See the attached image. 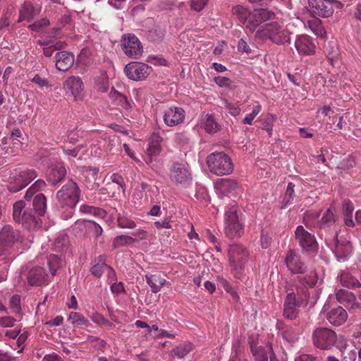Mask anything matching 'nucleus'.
<instances>
[{"mask_svg": "<svg viewBox=\"0 0 361 361\" xmlns=\"http://www.w3.org/2000/svg\"><path fill=\"white\" fill-rule=\"evenodd\" d=\"M313 344L321 350H330L333 347L341 349L345 344L341 336L326 327L317 328L312 334Z\"/></svg>", "mask_w": 361, "mask_h": 361, "instance_id": "obj_1", "label": "nucleus"}, {"mask_svg": "<svg viewBox=\"0 0 361 361\" xmlns=\"http://www.w3.org/2000/svg\"><path fill=\"white\" fill-rule=\"evenodd\" d=\"M13 218L15 222L21 224L27 229H35L42 226V219L36 216L31 209H25V202L18 200L13 205Z\"/></svg>", "mask_w": 361, "mask_h": 361, "instance_id": "obj_2", "label": "nucleus"}, {"mask_svg": "<svg viewBox=\"0 0 361 361\" xmlns=\"http://www.w3.org/2000/svg\"><path fill=\"white\" fill-rule=\"evenodd\" d=\"M230 266L236 279H241L243 276L245 264L249 255L247 249L240 244H230L228 249Z\"/></svg>", "mask_w": 361, "mask_h": 361, "instance_id": "obj_3", "label": "nucleus"}, {"mask_svg": "<svg viewBox=\"0 0 361 361\" xmlns=\"http://www.w3.org/2000/svg\"><path fill=\"white\" fill-rule=\"evenodd\" d=\"M310 294L306 288L302 290V293L298 290L297 293H288L285 299L283 315L288 319H294L298 314V308L305 307L308 303Z\"/></svg>", "mask_w": 361, "mask_h": 361, "instance_id": "obj_4", "label": "nucleus"}, {"mask_svg": "<svg viewBox=\"0 0 361 361\" xmlns=\"http://www.w3.org/2000/svg\"><path fill=\"white\" fill-rule=\"evenodd\" d=\"M210 171L218 176L230 174L233 170L231 159L224 152H214L207 157Z\"/></svg>", "mask_w": 361, "mask_h": 361, "instance_id": "obj_5", "label": "nucleus"}, {"mask_svg": "<svg viewBox=\"0 0 361 361\" xmlns=\"http://www.w3.org/2000/svg\"><path fill=\"white\" fill-rule=\"evenodd\" d=\"M80 192L76 183L71 180L56 192V199L61 207L73 209L79 200Z\"/></svg>", "mask_w": 361, "mask_h": 361, "instance_id": "obj_6", "label": "nucleus"}, {"mask_svg": "<svg viewBox=\"0 0 361 361\" xmlns=\"http://www.w3.org/2000/svg\"><path fill=\"white\" fill-rule=\"evenodd\" d=\"M21 233L10 225H6L0 231V256L6 254L16 243H21Z\"/></svg>", "mask_w": 361, "mask_h": 361, "instance_id": "obj_7", "label": "nucleus"}, {"mask_svg": "<svg viewBox=\"0 0 361 361\" xmlns=\"http://www.w3.org/2000/svg\"><path fill=\"white\" fill-rule=\"evenodd\" d=\"M225 216V233L226 236L230 238L240 236L243 229L238 220L237 206L233 205L226 212Z\"/></svg>", "mask_w": 361, "mask_h": 361, "instance_id": "obj_8", "label": "nucleus"}, {"mask_svg": "<svg viewBox=\"0 0 361 361\" xmlns=\"http://www.w3.org/2000/svg\"><path fill=\"white\" fill-rule=\"evenodd\" d=\"M169 177L176 185L187 187L192 180V176L183 163L175 162L170 169Z\"/></svg>", "mask_w": 361, "mask_h": 361, "instance_id": "obj_9", "label": "nucleus"}, {"mask_svg": "<svg viewBox=\"0 0 361 361\" xmlns=\"http://www.w3.org/2000/svg\"><path fill=\"white\" fill-rule=\"evenodd\" d=\"M37 176V172L33 169L20 171L10 181L8 185V190L11 192H18L25 188Z\"/></svg>", "mask_w": 361, "mask_h": 361, "instance_id": "obj_10", "label": "nucleus"}, {"mask_svg": "<svg viewBox=\"0 0 361 361\" xmlns=\"http://www.w3.org/2000/svg\"><path fill=\"white\" fill-rule=\"evenodd\" d=\"M149 69L150 67L144 63L132 61L126 65L124 73L129 79L138 81L149 75Z\"/></svg>", "mask_w": 361, "mask_h": 361, "instance_id": "obj_11", "label": "nucleus"}, {"mask_svg": "<svg viewBox=\"0 0 361 361\" xmlns=\"http://www.w3.org/2000/svg\"><path fill=\"white\" fill-rule=\"evenodd\" d=\"M274 13L264 8H255L250 11L246 27L251 32H254L256 28L263 22L271 20L274 17Z\"/></svg>", "mask_w": 361, "mask_h": 361, "instance_id": "obj_12", "label": "nucleus"}, {"mask_svg": "<svg viewBox=\"0 0 361 361\" xmlns=\"http://www.w3.org/2000/svg\"><path fill=\"white\" fill-rule=\"evenodd\" d=\"M122 46L125 54L130 58L138 59L142 55V44L133 34H128L123 36Z\"/></svg>", "mask_w": 361, "mask_h": 361, "instance_id": "obj_13", "label": "nucleus"}, {"mask_svg": "<svg viewBox=\"0 0 361 361\" xmlns=\"http://www.w3.org/2000/svg\"><path fill=\"white\" fill-rule=\"evenodd\" d=\"M295 238L302 249L307 252H317L318 244L314 235L305 230L302 226H298L295 231Z\"/></svg>", "mask_w": 361, "mask_h": 361, "instance_id": "obj_14", "label": "nucleus"}, {"mask_svg": "<svg viewBox=\"0 0 361 361\" xmlns=\"http://www.w3.org/2000/svg\"><path fill=\"white\" fill-rule=\"evenodd\" d=\"M308 3L314 16L329 18L334 14L331 0H309Z\"/></svg>", "mask_w": 361, "mask_h": 361, "instance_id": "obj_15", "label": "nucleus"}, {"mask_svg": "<svg viewBox=\"0 0 361 361\" xmlns=\"http://www.w3.org/2000/svg\"><path fill=\"white\" fill-rule=\"evenodd\" d=\"M288 269L293 274H304L307 271V267L301 261L300 257L293 250H289L285 258Z\"/></svg>", "mask_w": 361, "mask_h": 361, "instance_id": "obj_16", "label": "nucleus"}, {"mask_svg": "<svg viewBox=\"0 0 361 361\" xmlns=\"http://www.w3.org/2000/svg\"><path fill=\"white\" fill-rule=\"evenodd\" d=\"M295 47L300 55L307 56L315 53L316 45L312 39L307 35L298 36L295 42Z\"/></svg>", "mask_w": 361, "mask_h": 361, "instance_id": "obj_17", "label": "nucleus"}, {"mask_svg": "<svg viewBox=\"0 0 361 361\" xmlns=\"http://www.w3.org/2000/svg\"><path fill=\"white\" fill-rule=\"evenodd\" d=\"M185 111L180 107H170L164 113V121L169 126H175L182 123L185 118Z\"/></svg>", "mask_w": 361, "mask_h": 361, "instance_id": "obj_18", "label": "nucleus"}, {"mask_svg": "<svg viewBox=\"0 0 361 361\" xmlns=\"http://www.w3.org/2000/svg\"><path fill=\"white\" fill-rule=\"evenodd\" d=\"M352 247L350 240L341 237L339 238L336 233L334 252L338 259H345L351 252Z\"/></svg>", "mask_w": 361, "mask_h": 361, "instance_id": "obj_19", "label": "nucleus"}, {"mask_svg": "<svg viewBox=\"0 0 361 361\" xmlns=\"http://www.w3.org/2000/svg\"><path fill=\"white\" fill-rule=\"evenodd\" d=\"M27 281L30 286H40L46 281L47 274L41 267H35L27 273Z\"/></svg>", "mask_w": 361, "mask_h": 361, "instance_id": "obj_20", "label": "nucleus"}, {"mask_svg": "<svg viewBox=\"0 0 361 361\" xmlns=\"http://www.w3.org/2000/svg\"><path fill=\"white\" fill-rule=\"evenodd\" d=\"M56 67L58 70L65 72L69 70L74 63V55L66 51L57 52Z\"/></svg>", "mask_w": 361, "mask_h": 361, "instance_id": "obj_21", "label": "nucleus"}, {"mask_svg": "<svg viewBox=\"0 0 361 361\" xmlns=\"http://www.w3.org/2000/svg\"><path fill=\"white\" fill-rule=\"evenodd\" d=\"M66 175V169L63 164L57 163L54 165L47 174V181L55 185L61 182Z\"/></svg>", "mask_w": 361, "mask_h": 361, "instance_id": "obj_22", "label": "nucleus"}, {"mask_svg": "<svg viewBox=\"0 0 361 361\" xmlns=\"http://www.w3.org/2000/svg\"><path fill=\"white\" fill-rule=\"evenodd\" d=\"M347 318V312L342 307L334 308L326 314V319L334 326L343 324L346 321Z\"/></svg>", "mask_w": 361, "mask_h": 361, "instance_id": "obj_23", "label": "nucleus"}, {"mask_svg": "<svg viewBox=\"0 0 361 361\" xmlns=\"http://www.w3.org/2000/svg\"><path fill=\"white\" fill-rule=\"evenodd\" d=\"M31 209L34 214L40 219L44 216L47 210V198L43 193H38L34 196Z\"/></svg>", "mask_w": 361, "mask_h": 361, "instance_id": "obj_24", "label": "nucleus"}, {"mask_svg": "<svg viewBox=\"0 0 361 361\" xmlns=\"http://www.w3.org/2000/svg\"><path fill=\"white\" fill-rule=\"evenodd\" d=\"M215 188L222 195H228L235 191L238 183L235 180L230 178H220L215 183Z\"/></svg>", "mask_w": 361, "mask_h": 361, "instance_id": "obj_25", "label": "nucleus"}, {"mask_svg": "<svg viewBox=\"0 0 361 361\" xmlns=\"http://www.w3.org/2000/svg\"><path fill=\"white\" fill-rule=\"evenodd\" d=\"M66 88L77 97L82 91V82L79 76H71L66 80Z\"/></svg>", "mask_w": 361, "mask_h": 361, "instance_id": "obj_26", "label": "nucleus"}, {"mask_svg": "<svg viewBox=\"0 0 361 361\" xmlns=\"http://www.w3.org/2000/svg\"><path fill=\"white\" fill-rule=\"evenodd\" d=\"M336 217L331 208L328 209L324 214L322 219L318 222L320 228H329L334 226L336 222Z\"/></svg>", "mask_w": 361, "mask_h": 361, "instance_id": "obj_27", "label": "nucleus"}, {"mask_svg": "<svg viewBox=\"0 0 361 361\" xmlns=\"http://www.w3.org/2000/svg\"><path fill=\"white\" fill-rule=\"evenodd\" d=\"M336 298L340 303L346 305L347 307H353L355 297L354 294L348 290L341 289L336 293Z\"/></svg>", "mask_w": 361, "mask_h": 361, "instance_id": "obj_28", "label": "nucleus"}, {"mask_svg": "<svg viewBox=\"0 0 361 361\" xmlns=\"http://www.w3.org/2000/svg\"><path fill=\"white\" fill-rule=\"evenodd\" d=\"M145 277L147 283L151 287L152 291L154 293H158L160 290L161 286H163L166 283V280L161 278L160 276L146 275Z\"/></svg>", "mask_w": 361, "mask_h": 361, "instance_id": "obj_29", "label": "nucleus"}, {"mask_svg": "<svg viewBox=\"0 0 361 361\" xmlns=\"http://www.w3.org/2000/svg\"><path fill=\"white\" fill-rule=\"evenodd\" d=\"M35 16V11L34 7L29 3H25L23 8L20 11L19 19L18 23L23 20L30 22Z\"/></svg>", "mask_w": 361, "mask_h": 361, "instance_id": "obj_30", "label": "nucleus"}, {"mask_svg": "<svg viewBox=\"0 0 361 361\" xmlns=\"http://www.w3.org/2000/svg\"><path fill=\"white\" fill-rule=\"evenodd\" d=\"M342 209L344 215L345 224L348 226H354L355 223L353 220V212L354 208L352 202L349 200L345 201L343 204Z\"/></svg>", "mask_w": 361, "mask_h": 361, "instance_id": "obj_31", "label": "nucleus"}, {"mask_svg": "<svg viewBox=\"0 0 361 361\" xmlns=\"http://www.w3.org/2000/svg\"><path fill=\"white\" fill-rule=\"evenodd\" d=\"M232 11L233 15L236 16V17L241 23H247L249 15H250V10H248L243 6L238 5L233 8Z\"/></svg>", "mask_w": 361, "mask_h": 361, "instance_id": "obj_32", "label": "nucleus"}, {"mask_svg": "<svg viewBox=\"0 0 361 361\" xmlns=\"http://www.w3.org/2000/svg\"><path fill=\"white\" fill-rule=\"evenodd\" d=\"M46 187V183L42 179L36 180L26 191L25 199L30 200L34 195Z\"/></svg>", "mask_w": 361, "mask_h": 361, "instance_id": "obj_33", "label": "nucleus"}, {"mask_svg": "<svg viewBox=\"0 0 361 361\" xmlns=\"http://www.w3.org/2000/svg\"><path fill=\"white\" fill-rule=\"evenodd\" d=\"M107 268L108 265L104 262L102 257L99 256L97 263L90 269V272L95 277L100 278Z\"/></svg>", "mask_w": 361, "mask_h": 361, "instance_id": "obj_34", "label": "nucleus"}, {"mask_svg": "<svg viewBox=\"0 0 361 361\" xmlns=\"http://www.w3.org/2000/svg\"><path fill=\"white\" fill-rule=\"evenodd\" d=\"M164 30L161 27H155L150 30L147 33V39L154 43L162 41L164 37Z\"/></svg>", "mask_w": 361, "mask_h": 361, "instance_id": "obj_35", "label": "nucleus"}, {"mask_svg": "<svg viewBox=\"0 0 361 361\" xmlns=\"http://www.w3.org/2000/svg\"><path fill=\"white\" fill-rule=\"evenodd\" d=\"M308 24L310 28L316 35L323 37L326 35V31L322 25V21L319 18L309 20Z\"/></svg>", "mask_w": 361, "mask_h": 361, "instance_id": "obj_36", "label": "nucleus"}, {"mask_svg": "<svg viewBox=\"0 0 361 361\" xmlns=\"http://www.w3.org/2000/svg\"><path fill=\"white\" fill-rule=\"evenodd\" d=\"M134 241L135 240L131 236L121 235L116 236L114 239L112 246L114 249H116L120 247L129 245L132 244Z\"/></svg>", "mask_w": 361, "mask_h": 361, "instance_id": "obj_37", "label": "nucleus"}, {"mask_svg": "<svg viewBox=\"0 0 361 361\" xmlns=\"http://www.w3.org/2000/svg\"><path fill=\"white\" fill-rule=\"evenodd\" d=\"M317 274L315 271H310L308 276H299L297 277L298 281L305 286H308L310 287H313L316 285L317 282Z\"/></svg>", "mask_w": 361, "mask_h": 361, "instance_id": "obj_38", "label": "nucleus"}, {"mask_svg": "<svg viewBox=\"0 0 361 361\" xmlns=\"http://www.w3.org/2000/svg\"><path fill=\"white\" fill-rule=\"evenodd\" d=\"M271 40L276 44H285L290 43L288 32L286 30H281L277 35L271 37Z\"/></svg>", "mask_w": 361, "mask_h": 361, "instance_id": "obj_39", "label": "nucleus"}, {"mask_svg": "<svg viewBox=\"0 0 361 361\" xmlns=\"http://www.w3.org/2000/svg\"><path fill=\"white\" fill-rule=\"evenodd\" d=\"M80 211L82 213L86 214H92L95 216L104 217L106 214V212L103 209L99 208V207H94L89 205H82L80 207Z\"/></svg>", "mask_w": 361, "mask_h": 361, "instance_id": "obj_40", "label": "nucleus"}, {"mask_svg": "<svg viewBox=\"0 0 361 361\" xmlns=\"http://www.w3.org/2000/svg\"><path fill=\"white\" fill-rule=\"evenodd\" d=\"M204 129L209 133H216L219 130V125L213 115L209 114L207 116V119L204 122Z\"/></svg>", "mask_w": 361, "mask_h": 361, "instance_id": "obj_41", "label": "nucleus"}, {"mask_svg": "<svg viewBox=\"0 0 361 361\" xmlns=\"http://www.w3.org/2000/svg\"><path fill=\"white\" fill-rule=\"evenodd\" d=\"M251 351L256 361H269L267 352L262 348L250 345Z\"/></svg>", "mask_w": 361, "mask_h": 361, "instance_id": "obj_42", "label": "nucleus"}, {"mask_svg": "<svg viewBox=\"0 0 361 361\" xmlns=\"http://www.w3.org/2000/svg\"><path fill=\"white\" fill-rule=\"evenodd\" d=\"M276 116L273 114H268L267 117L262 120V129L266 130L269 135H271V131L273 128V123L276 121Z\"/></svg>", "mask_w": 361, "mask_h": 361, "instance_id": "obj_43", "label": "nucleus"}, {"mask_svg": "<svg viewBox=\"0 0 361 361\" xmlns=\"http://www.w3.org/2000/svg\"><path fill=\"white\" fill-rule=\"evenodd\" d=\"M10 307L16 315H21L20 298L18 295H14L10 300Z\"/></svg>", "mask_w": 361, "mask_h": 361, "instance_id": "obj_44", "label": "nucleus"}, {"mask_svg": "<svg viewBox=\"0 0 361 361\" xmlns=\"http://www.w3.org/2000/svg\"><path fill=\"white\" fill-rule=\"evenodd\" d=\"M192 350V346L190 344H187L184 345H180L176 347L172 350V353L177 356L178 358H183L186 355H188Z\"/></svg>", "mask_w": 361, "mask_h": 361, "instance_id": "obj_45", "label": "nucleus"}, {"mask_svg": "<svg viewBox=\"0 0 361 361\" xmlns=\"http://www.w3.org/2000/svg\"><path fill=\"white\" fill-rule=\"evenodd\" d=\"M281 30V26L276 22L267 24L264 30L265 35L271 39V36L277 35Z\"/></svg>", "mask_w": 361, "mask_h": 361, "instance_id": "obj_46", "label": "nucleus"}, {"mask_svg": "<svg viewBox=\"0 0 361 361\" xmlns=\"http://www.w3.org/2000/svg\"><path fill=\"white\" fill-rule=\"evenodd\" d=\"M68 320L71 321L72 324L77 325H83L88 322L82 314L75 312L70 313Z\"/></svg>", "mask_w": 361, "mask_h": 361, "instance_id": "obj_47", "label": "nucleus"}, {"mask_svg": "<svg viewBox=\"0 0 361 361\" xmlns=\"http://www.w3.org/2000/svg\"><path fill=\"white\" fill-rule=\"evenodd\" d=\"M342 281L343 282V285L349 288H355L361 287V283L360 281L353 276H342Z\"/></svg>", "mask_w": 361, "mask_h": 361, "instance_id": "obj_48", "label": "nucleus"}, {"mask_svg": "<svg viewBox=\"0 0 361 361\" xmlns=\"http://www.w3.org/2000/svg\"><path fill=\"white\" fill-rule=\"evenodd\" d=\"M355 164V159L352 155H348L338 163V168L343 170H348L353 168Z\"/></svg>", "mask_w": 361, "mask_h": 361, "instance_id": "obj_49", "label": "nucleus"}, {"mask_svg": "<svg viewBox=\"0 0 361 361\" xmlns=\"http://www.w3.org/2000/svg\"><path fill=\"white\" fill-rule=\"evenodd\" d=\"M208 0H190V6L192 10L201 11L207 4Z\"/></svg>", "mask_w": 361, "mask_h": 361, "instance_id": "obj_50", "label": "nucleus"}, {"mask_svg": "<svg viewBox=\"0 0 361 361\" xmlns=\"http://www.w3.org/2000/svg\"><path fill=\"white\" fill-rule=\"evenodd\" d=\"M49 20L47 18H42L38 21L35 22L34 23L28 26V28L30 30L39 32L41 29L43 27L47 26L49 25Z\"/></svg>", "mask_w": 361, "mask_h": 361, "instance_id": "obj_51", "label": "nucleus"}, {"mask_svg": "<svg viewBox=\"0 0 361 361\" xmlns=\"http://www.w3.org/2000/svg\"><path fill=\"white\" fill-rule=\"evenodd\" d=\"M117 221L120 228H133L135 227V223L133 220L124 217H118Z\"/></svg>", "mask_w": 361, "mask_h": 361, "instance_id": "obj_52", "label": "nucleus"}, {"mask_svg": "<svg viewBox=\"0 0 361 361\" xmlns=\"http://www.w3.org/2000/svg\"><path fill=\"white\" fill-rule=\"evenodd\" d=\"M214 81L221 87H230L231 80L226 77L216 76L214 77Z\"/></svg>", "mask_w": 361, "mask_h": 361, "instance_id": "obj_53", "label": "nucleus"}, {"mask_svg": "<svg viewBox=\"0 0 361 361\" xmlns=\"http://www.w3.org/2000/svg\"><path fill=\"white\" fill-rule=\"evenodd\" d=\"M294 187L295 185L293 183H288L284 198L286 204H288L293 199Z\"/></svg>", "mask_w": 361, "mask_h": 361, "instance_id": "obj_54", "label": "nucleus"}, {"mask_svg": "<svg viewBox=\"0 0 361 361\" xmlns=\"http://www.w3.org/2000/svg\"><path fill=\"white\" fill-rule=\"evenodd\" d=\"M16 321V319L11 317H0V325L4 327H11Z\"/></svg>", "mask_w": 361, "mask_h": 361, "instance_id": "obj_55", "label": "nucleus"}, {"mask_svg": "<svg viewBox=\"0 0 361 361\" xmlns=\"http://www.w3.org/2000/svg\"><path fill=\"white\" fill-rule=\"evenodd\" d=\"M161 150V147L159 144H149L147 148V154L149 156H157L159 154Z\"/></svg>", "mask_w": 361, "mask_h": 361, "instance_id": "obj_56", "label": "nucleus"}, {"mask_svg": "<svg viewBox=\"0 0 361 361\" xmlns=\"http://www.w3.org/2000/svg\"><path fill=\"white\" fill-rule=\"evenodd\" d=\"M321 358L309 354H302L297 357L295 361H321Z\"/></svg>", "mask_w": 361, "mask_h": 361, "instance_id": "obj_57", "label": "nucleus"}, {"mask_svg": "<svg viewBox=\"0 0 361 361\" xmlns=\"http://www.w3.org/2000/svg\"><path fill=\"white\" fill-rule=\"evenodd\" d=\"M154 224L157 228H171L172 227L171 225V221L169 218H165L162 221H155Z\"/></svg>", "mask_w": 361, "mask_h": 361, "instance_id": "obj_58", "label": "nucleus"}, {"mask_svg": "<svg viewBox=\"0 0 361 361\" xmlns=\"http://www.w3.org/2000/svg\"><path fill=\"white\" fill-rule=\"evenodd\" d=\"M238 49L239 51L245 52L247 54L251 53V49L247 43L243 39H240L238 42Z\"/></svg>", "mask_w": 361, "mask_h": 361, "instance_id": "obj_59", "label": "nucleus"}, {"mask_svg": "<svg viewBox=\"0 0 361 361\" xmlns=\"http://www.w3.org/2000/svg\"><path fill=\"white\" fill-rule=\"evenodd\" d=\"M116 101H118V105H120L124 109H128L130 107L129 102L128 101V99L126 96L121 94L117 99Z\"/></svg>", "mask_w": 361, "mask_h": 361, "instance_id": "obj_60", "label": "nucleus"}, {"mask_svg": "<svg viewBox=\"0 0 361 361\" xmlns=\"http://www.w3.org/2000/svg\"><path fill=\"white\" fill-rule=\"evenodd\" d=\"M221 286L224 288V289L228 292L230 293L233 297L237 295L236 293L233 290V288L231 286V284L224 279H221L219 280Z\"/></svg>", "mask_w": 361, "mask_h": 361, "instance_id": "obj_61", "label": "nucleus"}, {"mask_svg": "<svg viewBox=\"0 0 361 361\" xmlns=\"http://www.w3.org/2000/svg\"><path fill=\"white\" fill-rule=\"evenodd\" d=\"M111 180L114 183L118 184L123 189L125 187V182L123 178L121 175H118V173H114L111 176Z\"/></svg>", "mask_w": 361, "mask_h": 361, "instance_id": "obj_62", "label": "nucleus"}, {"mask_svg": "<svg viewBox=\"0 0 361 361\" xmlns=\"http://www.w3.org/2000/svg\"><path fill=\"white\" fill-rule=\"evenodd\" d=\"M111 290L114 293H121L122 292H124V286L123 283H113V284L111 286Z\"/></svg>", "mask_w": 361, "mask_h": 361, "instance_id": "obj_63", "label": "nucleus"}, {"mask_svg": "<svg viewBox=\"0 0 361 361\" xmlns=\"http://www.w3.org/2000/svg\"><path fill=\"white\" fill-rule=\"evenodd\" d=\"M225 106L230 110L229 113L233 116H236L240 113V108L232 106L227 101H225Z\"/></svg>", "mask_w": 361, "mask_h": 361, "instance_id": "obj_64", "label": "nucleus"}]
</instances>
